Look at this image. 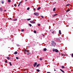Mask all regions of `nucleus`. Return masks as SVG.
<instances>
[{"instance_id": "obj_1", "label": "nucleus", "mask_w": 73, "mask_h": 73, "mask_svg": "<svg viewBox=\"0 0 73 73\" xmlns=\"http://www.w3.org/2000/svg\"><path fill=\"white\" fill-rule=\"evenodd\" d=\"M24 52L25 54H27L28 55H29L30 54H31L29 50H25Z\"/></svg>"}, {"instance_id": "obj_2", "label": "nucleus", "mask_w": 73, "mask_h": 73, "mask_svg": "<svg viewBox=\"0 0 73 73\" xmlns=\"http://www.w3.org/2000/svg\"><path fill=\"white\" fill-rule=\"evenodd\" d=\"M51 44L52 46H56V42H54V41L53 40L52 41V42L51 43Z\"/></svg>"}, {"instance_id": "obj_3", "label": "nucleus", "mask_w": 73, "mask_h": 73, "mask_svg": "<svg viewBox=\"0 0 73 73\" xmlns=\"http://www.w3.org/2000/svg\"><path fill=\"white\" fill-rule=\"evenodd\" d=\"M34 14L35 16H38V15H39L38 13H34Z\"/></svg>"}, {"instance_id": "obj_4", "label": "nucleus", "mask_w": 73, "mask_h": 73, "mask_svg": "<svg viewBox=\"0 0 73 73\" xmlns=\"http://www.w3.org/2000/svg\"><path fill=\"white\" fill-rule=\"evenodd\" d=\"M30 23L32 24H35V22H34L33 21H30Z\"/></svg>"}, {"instance_id": "obj_5", "label": "nucleus", "mask_w": 73, "mask_h": 73, "mask_svg": "<svg viewBox=\"0 0 73 73\" xmlns=\"http://www.w3.org/2000/svg\"><path fill=\"white\" fill-rule=\"evenodd\" d=\"M52 34H54V33H56V31H53L52 32Z\"/></svg>"}, {"instance_id": "obj_6", "label": "nucleus", "mask_w": 73, "mask_h": 73, "mask_svg": "<svg viewBox=\"0 0 73 73\" xmlns=\"http://www.w3.org/2000/svg\"><path fill=\"white\" fill-rule=\"evenodd\" d=\"M57 15H58V14H55L54 15H52V17H55V16H57Z\"/></svg>"}, {"instance_id": "obj_7", "label": "nucleus", "mask_w": 73, "mask_h": 73, "mask_svg": "<svg viewBox=\"0 0 73 73\" xmlns=\"http://www.w3.org/2000/svg\"><path fill=\"white\" fill-rule=\"evenodd\" d=\"M36 65H37V62H36L35 63L34 65V66H36Z\"/></svg>"}, {"instance_id": "obj_8", "label": "nucleus", "mask_w": 73, "mask_h": 73, "mask_svg": "<svg viewBox=\"0 0 73 73\" xmlns=\"http://www.w3.org/2000/svg\"><path fill=\"white\" fill-rule=\"evenodd\" d=\"M55 51V52H56L57 53V52H58V50L57 49H56Z\"/></svg>"}, {"instance_id": "obj_9", "label": "nucleus", "mask_w": 73, "mask_h": 73, "mask_svg": "<svg viewBox=\"0 0 73 73\" xmlns=\"http://www.w3.org/2000/svg\"><path fill=\"white\" fill-rule=\"evenodd\" d=\"M0 11H1V12L3 11V9H2L1 8H0Z\"/></svg>"}, {"instance_id": "obj_10", "label": "nucleus", "mask_w": 73, "mask_h": 73, "mask_svg": "<svg viewBox=\"0 0 73 73\" xmlns=\"http://www.w3.org/2000/svg\"><path fill=\"white\" fill-rule=\"evenodd\" d=\"M59 33L60 35H61V32L60 30L59 31Z\"/></svg>"}, {"instance_id": "obj_11", "label": "nucleus", "mask_w": 73, "mask_h": 73, "mask_svg": "<svg viewBox=\"0 0 73 73\" xmlns=\"http://www.w3.org/2000/svg\"><path fill=\"white\" fill-rule=\"evenodd\" d=\"M60 70H61V71L62 72H63V73H65V72H64V71L62 70V69H60Z\"/></svg>"}, {"instance_id": "obj_12", "label": "nucleus", "mask_w": 73, "mask_h": 73, "mask_svg": "<svg viewBox=\"0 0 73 73\" xmlns=\"http://www.w3.org/2000/svg\"><path fill=\"white\" fill-rule=\"evenodd\" d=\"M43 50L44 51H46V48H44L43 49Z\"/></svg>"}, {"instance_id": "obj_13", "label": "nucleus", "mask_w": 73, "mask_h": 73, "mask_svg": "<svg viewBox=\"0 0 73 73\" xmlns=\"http://www.w3.org/2000/svg\"><path fill=\"white\" fill-rule=\"evenodd\" d=\"M14 54H17V52H15L14 53Z\"/></svg>"}, {"instance_id": "obj_14", "label": "nucleus", "mask_w": 73, "mask_h": 73, "mask_svg": "<svg viewBox=\"0 0 73 73\" xmlns=\"http://www.w3.org/2000/svg\"><path fill=\"white\" fill-rule=\"evenodd\" d=\"M41 9V7H38V8L37 9V10H39V9Z\"/></svg>"}, {"instance_id": "obj_15", "label": "nucleus", "mask_w": 73, "mask_h": 73, "mask_svg": "<svg viewBox=\"0 0 73 73\" xmlns=\"http://www.w3.org/2000/svg\"><path fill=\"white\" fill-rule=\"evenodd\" d=\"M56 11V8H54L53 9V11Z\"/></svg>"}, {"instance_id": "obj_16", "label": "nucleus", "mask_w": 73, "mask_h": 73, "mask_svg": "<svg viewBox=\"0 0 73 73\" xmlns=\"http://www.w3.org/2000/svg\"><path fill=\"white\" fill-rule=\"evenodd\" d=\"M17 19H13V21H17Z\"/></svg>"}, {"instance_id": "obj_17", "label": "nucleus", "mask_w": 73, "mask_h": 73, "mask_svg": "<svg viewBox=\"0 0 73 73\" xmlns=\"http://www.w3.org/2000/svg\"><path fill=\"white\" fill-rule=\"evenodd\" d=\"M7 58L8 59V60H9L10 59V58L9 57H7Z\"/></svg>"}, {"instance_id": "obj_18", "label": "nucleus", "mask_w": 73, "mask_h": 73, "mask_svg": "<svg viewBox=\"0 0 73 73\" xmlns=\"http://www.w3.org/2000/svg\"><path fill=\"white\" fill-rule=\"evenodd\" d=\"M52 50H53V51L54 52V51H55V50H56V49L53 48V49H52Z\"/></svg>"}, {"instance_id": "obj_19", "label": "nucleus", "mask_w": 73, "mask_h": 73, "mask_svg": "<svg viewBox=\"0 0 73 73\" xmlns=\"http://www.w3.org/2000/svg\"><path fill=\"white\" fill-rule=\"evenodd\" d=\"M62 69H63L64 68H65V67H64V66H62Z\"/></svg>"}, {"instance_id": "obj_20", "label": "nucleus", "mask_w": 73, "mask_h": 73, "mask_svg": "<svg viewBox=\"0 0 73 73\" xmlns=\"http://www.w3.org/2000/svg\"><path fill=\"white\" fill-rule=\"evenodd\" d=\"M36 71L38 72H40V70L39 69H37Z\"/></svg>"}, {"instance_id": "obj_21", "label": "nucleus", "mask_w": 73, "mask_h": 73, "mask_svg": "<svg viewBox=\"0 0 73 73\" xmlns=\"http://www.w3.org/2000/svg\"><path fill=\"white\" fill-rule=\"evenodd\" d=\"M31 20V19L30 18H29V19H28L27 20L28 21H29V20Z\"/></svg>"}, {"instance_id": "obj_22", "label": "nucleus", "mask_w": 73, "mask_h": 73, "mask_svg": "<svg viewBox=\"0 0 73 73\" xmlns=\"http://www.w3.org/2000/svg\"><path fill=\"white\" fill-rule=\"evenodd\" d=\"M70 9H68L67 11H66V12H69V11H70Z\"/></svg>"}, {"instance_id": "obj_23", "label": "nucleus", "mask_w": 73, "mask_h": 73, "mask_svg": "<svg viewBox=\"0 0 73 73\" xmlns=\"http://www.w3.org/2000/svg\"><path fill=\"white\" fill-rule=\"evenodd\" d=\"M8 2L9 3H11V0H8Z\"/></svg>"}, {"instance_id": "obj_24", "label": "nucleus", "mask_w": 73, "mask_h": 73, "mask_svg": "<svg viewBox=\"0 0 73 73\" xmlns=\"http://www.w3.org/2000/svg\"><path fill=\"white\" fill-rule=\"evenodd\" d=\"M21 32H24V29H21Z\"/></svg>"}, {"instance_id": "obj_25", "label": "nucleus", "mask_w": 73, "mask_h": 73, "mask_svg": "<svg viewBox=\"0 0 73 73\" xmlns=\"http://www.w3.org/2000/svg\"><path fill=\"white\" fill-rule=\"evenodd\" d=\"M39 65H40V64H38V65L36 66V68H37V67H38V66H39Z\"/></svg>"}, {"instance_id": "obj_26", "label": "nucleus", "mask_w": 73, "mask_h": 73, "mask_svg": "<svg viewBox=\"0 0 73 73\" xmlns=\"http://www.w3.org/2000/svg\"><path fill=\"white\" fill-rule=\"evenodd\" d=\"M34 33H36V31H34Z\"/></svg>"}, {"instance_id": "obj_27", "label": "nucleus", "mask_w": 73, "mask_h": 73, "mask_svg": "<svg viewBox=\"0 0 73 73\" xmlns=\"http://www.w3.org/2000/svg\"><path fill=\"white\" fill-rule=\"evenodd\" d=\"M4 3V1H1L2 4H3Z\"/></svg>"}, {"instance_id": "obj_28", "label": "nucleus", "mask_w": 73, "mask_h": 73, "mask_svg": "<svg viewBox=\"0 0 73 73\" xmlns=\"http://www.w3.org/2000/svg\"><path fill=\"white\" fill-rule=\"evenodd\" d=\"M9 63L10 64V65H11V66H12V64H11V62H9Z\"/></svg>"}, {"instance_id": "obj_29", "label": "nucleus", "mask_w": 73, "mask_h": 73, "mask_svg": "<svg viewBox=\"0 0 73 73\" xmlns=\"http://www.w3.org/2000/svg\"><path fill=\"white\" fill-rule=\"evenodd\" d=\"M30 9V8H29V7H28L27 8V10H29V9Z\"/></svg>"}, {"instance_id": "obj_30", "label": "nucleus", "mask_w": 73, "mask_h": 73, "mask_svg": "<svg viewBox=\"0 0 73 73\" xmlns=\"http://www.w3.org/2000/svg\"><path fill=\"white\" fill-rule=\"evenodd\" d=\"M69 5H70V4H68L66 5V6H69Z\"/></svg>"}, {"instance_id": "obj_31", "label": "nucleus", "mask_w": 73, "mask_h": 73, "mask_svg": "<svg viewBox=\"0 0 73 73\" xmlns=\"http://www.w3.org/2000/svg\"><path fill=\"white\" fill-rule=\"evenodd\" d=\"M14 6L15 7H16V6H17V5H16V4H15Z\"/></svg>"}, {"instance_id": "obj_32", "label": "nucleus", "mask_w": 73, "mask_h": 73, "mask_svg": "<svg viewBox=\"0 0 73 73\" xmlns=\"http://www.w3.org/2000/svg\"><path fill=\"white\" fill-rule=\"evenodd\" d=\"M42 18H44V16L42 15L41 16Z\"/></svg>"}, {"instance_id": "obj_33", "label": "nucleus", "mask_w": 73, "mask_h": 73, "mask_svg": "<svg viewBox=\"0 0 73 73\" xmlns=\"http://www.w3.org/2000/svg\"><path fill=\"white\" fill-rule=\"evenodd\" d=\"M29 25L30 27H31L32 26V25H31V24H29Z\"/></svg>"}, {"instance_id": "obj_34", "label": "nucleus", "mask_w": 73, "mask_h": 73, "mask_svg": "<svg viewBox=\"0 0 73 73\" xmlns=\"http://www.w3.org/2000/svg\"><path fill=\"white\" fill-rule=\"evenodd\" d=\"M16 58L17 59V60L19 59V57H16Z\"/></svg>"}, {"instance_id": "obj_35", "label": "nucleus", "mask_w": 73, "mask_h": 73, "mask_svg": "<svg viewBox=\"0 0 73 73\" xmlns=\"http://www.w3.org/2000/svg\"><path fill=\"white\" fill-rule=\"evenodd\" d=\"M21 3H22L21 2H20L19 3V5H20V4H21Z\"/></svg>"}, {"instance_id": "obj_36", "label": "nucleus", "mask_w": 73, "mask_h": 73, "mask_svg": "<svg viewBox=\"0 0 73 73\" xmlns=\"http://www.w3.org/2000/svg\"><path fill=\"white\" fill-rule=\"evenodd\" d=\"M40 60H42V58H40Z\"/></svg>"}, {"instance_id": "obj_37", "label": "nucleus", "mask_w": 73, "mask_h": 73, "mask_svg": "<svg viewBox=\"0 0 73 73\" xmlns=\"http://www.w3.org/2000/svg\"><path fill=\"white\" fill-rule=\"evenodd\" d=\"M38 26H40V24H38Z\"/></svg>"}, {"instance_id": "obj_38", "label": "nucleus", "mask_w": 73, "mask_h": 73, "mask_svg": "<svg viewBox=\"0 0 73 73\" xmlns=\"http://www.w3.org/2000/svg\"><path fill=\"white\" fill-rule=\"evenodd\" d=\"M54 4H56V2H55L54 3H53V5H54Z\"/></svg>"}, {"instance_id": "obj_39", "label": "nucleus", "mask_w": 73, "mask_h": 73, "mask_svg": "<svg viewBox=\"0 0 73 73\" xmlns=\"http://www.w3.org/2000/svg\"><path fill=\"white\" fill-rule=\"evenodd\" d=\"M36 9L35 8H33V10H34V11Z\"/></svg>"}, {"instance_id": "obj_40", "label": "nucleus", "mask_w": 73, "mask_h": 73, "mask_svg": "<svg viewBox=\"0 0 73 73\" xmlns=\"http://www.w3.org/2000/svg\"><path fill=\"white\" fill-rule=\"evenodd\" d=\"M72 57H73V54H72Z\"/></svg>"}, {"instance_id": "obj_41", "label": "nucleus", "mask_w": 73, "mask_h": 73, "mask_svg": "<svg viewBox=\"0 0 73 73\" xmlns=\"http://www.w3.org/2000/svg\"><path fill=\"white\" fill-rule=\"evenodd\" d=\"M5 62H6V63H7V61H5Z\"/></svg>"}, {"instance_id": "obj_42", "label": "nucleus", "mask_w": 73, "mask_h": 73, "mask_svg": "<svg viewBox=\"0 0 73 73\" xmlns=\"http://www.w3.org/2000/svg\"><path fill=\"white\" fill-rule=\"evenodd\" d=\"M42 36H45V35H44L43 34H42Z\"/></svg>"}, {"instance_id": "obj_43", "label": "nucleus", "mask_w": 73, "mask_h": 73, "mask_svg": "<svg viewBox=\"0 0 73 73\" xmlns=\"http://www.w3.org/2000/svg\"><path fill=\"white\" fill-rule=\"evenodd\" d=\"M47 73H51L50 72H47Z\"/></svg>"}, {"instance_id": "obj_44", "label": "nucleus", "mask_w": 73, "mask_h": 73, "mask_svg": "<svg viewBox=\"0 0 73 73\" xmlns=\"http://www.w3.org/2000/svg\"><path fill=\"white\" fill-rule=\"evenodd\" d=\"M17 45L18 46H20V45Z\"/></svg>"}, {"instance_id": "obj_45", "label": "nucleus", "mask_w": 73, "mask_h": 73, "mask_svg": "<svg viewBox=\"0 0 73 73\" xmlns=\"http://www.w3.org/2000/svg\"><path fill=\"white\" fill-rule=\"evenodd\" d=\"M20 5H18V7H20Z\"/></svg>"}, {"instance_id": "obj_46", "label": "nucleus", "mask_w": 73, "mask_h": 73, "mask_svg": "<svg viewBox=\"0 0 73 73\" xmlns=\"http://www.w3.org/2000/svg\"><path fill=\"white\" fill-rule=\"evenodd\" d=\"M25 1H27V0H25Z\"/></svg>"}, {"instance_id": "obj_47", "label": "nucleus", "mask_w": 73, "mask_h": 73, "mask_svg": "<svg viewBox=\"0 0 73 73\" xmlns=\"http://www.w3.org/2000/svg\"><path fill=\"white\" fill-rule=\"evenodd\" d=\"M4 11H5V12H6V10H5Z\"/></svg>"}, {"instance_id": "obj_48", "label": "nucleus", "mask_w": 73, "mask_h": 73, "mask_svg": "<svg viewBox=\"0 0 73 73\" xmlns=\"http://www.w3.org/2000/svg\"><path fill=\"white\" fill-rule=\"evenodd\" d=\"M54 71H56V70H54Z\"/></svg>"}, {"instance_id": "obj_49", "label": "nucleus", "mask_w": 73, "mask_h": 73, "mask_svg": "<svg viewBox=\"0 0 73 73\" xmlns=\"http://www.w3.org/2000/svg\"><path fill=\"white\" fill-rule=\"evenodd\" d=\"M10 19L11 20V19H11V18H10Z\"/></svg>"}]
</instances>
